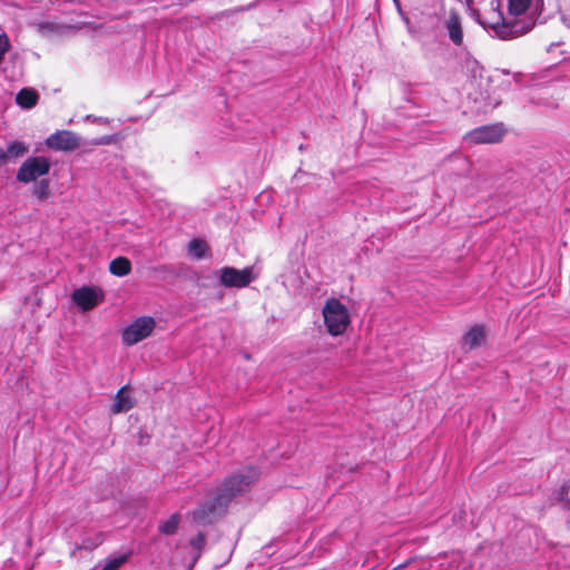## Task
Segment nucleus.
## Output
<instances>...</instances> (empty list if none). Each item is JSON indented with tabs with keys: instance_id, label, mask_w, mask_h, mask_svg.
<instances>
[{
	"instance_id": "obj_23",
	"label": "nucleus",
	"mask_w": 570,
	"mask_h": 570,
	"mask_svg": "<svg viewBox=\"0 0 570 570\" xmlns=\"http://www.w3.org/2000/svg\"><path fill=\"white\" fill-rule=\"evenodd\" d=\"M10 159L7 156L6 149L0 148V167L7 165Z\"/></svg>"
},
{
	"instance_id": "obj_13",
	"label": "nucleus",
	"mask_w": 570,
	"mask_h": 570,
	"mask_svg": "<svg viewBox=\"0 0 570 570\" xmlns=\"http://www.w3.org/2000/svg\"><path fill=\"white\" fill-rule=\"evenodd\" d=\"M38 101V94L30 88L21 89L16 96V102L22 108H32Z\"/></svg>"
},
{
	"instance_id": "obj_20",
	"label": "nucleus",
	"mask_w": 570,
	"mask_h": 570,
	"mask_svg": "<svg viewBox=\"0 0 570 570\" xmlns=\"http://www.w3.org/2000/svg\"><path fill=\"white\" fill-rule=\"evenodd\" d=\"M128 560L127 554L111 556L106 560L105 566L100 570H117Z\"/></svg>"
},
{
	"instance_id": "obj_6",
	"label": "nucleus",
	"mask_w": 570,
	"mask_h": 570,
	"mask_svg": "<svg viewBox=\"0 0 570 570\" xmlns=\"http://www.w3.org/2000/svg\"><path fill=\"white\" fill-rule=\"evenodd\" d=\"M219 283L225 287L244 288L256 279L254 268L252 266L243 269L225 266L216 272Z\"/></svg>"
},
{
	"instance_id": "obj_17",
	"label": "nucleus",
	"mask_w": 570,
	"mask_h": 570,
	"mask_svg": "<svg viewBox=\"0 0 570 570\" xmlns=\"http://www.w3.org/2000/svg\"><path fill=\"white\" fill-rule=\"evenodd\" d=\"M29 150L28 146L23 141H12L7 146V156L10 160L19 158L27 154Z\"/></svg>"
},
{
	"instance_id": "obj_25",
	"label": "nucleus",
	"mask_w": 570,
	"mask_h": 570,
	"mask_svg": "<svg viewBox=\"0 0 570 570\" xmlns=\"http://www.w3.org/2000/svg\"><path fill=\"white\" fill-rule=\"evenodd\" d=\"M502 73H503V75H507V76H509V75H510V72H509V71H505V70H502Z\"/></svg>"
},
{
	"instance_id": "obj_11",
	"label": "nucleus",
	"mask_w": 570,
	"mask_h": 570,
	"mask_svg": "<svg viewBox=\"0 0 570 570\" xmlns=\"http://www.w3.org/2000/svg\"><path fill=\"white\" fill-rule=\"evenodd\" d=\"M134 406L135 399L130 395L129 387L125 385L116 393L110 411L112 414H119L130 411Z\"/></svg>"
},
{
	"instance_id": "obj_22",
	"label": "nucleus",
	"mask_w": 570,
	"mask_h": 570,
	"mask_svg": "<svg viewBox=\"0 0 570 570\" xmlns=\"http://www.w3.org/2000/svg\"><path fill=\"white\" fill-rule=\"evenodd\" d=\"M206 542V538L204 533H198L190 540V546L195 549H202Z\"/></svg>"
},
{
	"instance_id": "obj_5",
	"label": "nucleus",
	"mask_w": 570,
	"mask_h": 570,
	"mask_svg": "<svg viewBox=\"0 0 570 570\" xmlns=\"http://www.w3.org/2000/svg\"><path fill=\"white\" fill-rule=\"evenodd\" d=\"M156 327V322L151 316H140L124 328L121 338L127 346L135 345L150 336Z\"/></svg>"
},
{
	"instance_id": "obj_8",
	"label": "nucleus",
	"mask_w": 570,
	"mask_h": 570,
	"mask_svg": "<svg viewBox=\"0 0 570 570\" xmlns=\"http://www.w3.org/2000/svg\"><path fill=\"white\" fill-rule=\"evenodd\" d=\"M104 297V291L97 286H82L72 293V301L83 312L95 308Z\"/></svg>"
},
{
	"instance_id": "obj_3",
	"label": "nucleus",
	"mask_w": 570,
	"mask_h": 570,
	"mask_svg": "<svg viewBox=\"0 0 570 570\" xmlns=\"http://www.w3.org/2000/svg\"><path fill=\"white\" fill-rule=\"evenodd\" d=\"M323 316L327 331L333 336L343 334L350 324L347 308L336 298L326 301L323 307Z\"/></svg>"
},
{
	"instance_id": "obj_21",
	"label": "nucleus",
	"mask_w": 570,
	"mask_h": 570,
	"mask_svg": "<svg viewBox=\"0 0 570 570\" xmlns=\"http://www.w3.org/2000/svg\"><path fill=\"white\" fill-rule=\"evenodd\" d=\"M8 49H9V39H8L7 35L1 33L0 35V62L3 60V57H4L6 52L8 51Z\"/></svg>"
},
{
	"instance_id": "obj_24",
	"label": "nucleus",
	"mask_w": 570,
	"mask_h": 570,
	"mask_svg": "<svg viewBox=\"0 0 570 570\" xmlns=\"http://www.w3.org/2000/svg\"><path fill=\"white\" fill-rule=\"evenodd\" d=\"M522 77H523L522 73H513L512 75L513 81L515 83H519L521 81Z\"/></svg>"
},
{
	"instance_id": "obj_18",
	"label": "nucleus",
	"mask_w": 570,
	"mask_h": 570,
	"mask_svg": "<svg viewBox=\"0 0 570 570\" xmlns=\"http://www.w3.org/2000/svg\"><path fill=\"white\" fill-rule=\"evenodd\" d=\"M180 515L178 513L171 514L166 521L159 524V531L164 534H174L179 525Z\"/></svg>"
},
{
	"instance_id": "obj_4",
	"label": "nucleus",
	"mask_w": 570,
	"mask_h": 570,
	"mask_svg": "<svg viewBox=\"0 0 570 570\" xmlns=\"http://www.w3.org/2000/svg\"><path fill=\"white\" fill-rule=\"evenodd\" d=\"M51 164L43 156L27 158L17 171V180L23 184L35 183L38 178L46 176Z\"/></svg>"
},
{
	"instance_id": "obj_10",
	"label": "nucleus",
	"mask_w": 570,
	"mask_h": 570,
	"mask_svg": "<svg viewBox=\"0 0 570 570\" xmlns=\"http://www.w3.org/2000/svg\"><path fill=\"white\" fill-rule=\"evenodd\" d=\"M444 29L453 45L461 46L463 43V28L460 16L455 11H451L444 21Z\"/></svg>"
},
{
	"instance_id": "obj_1",
	"label": "nucleus",
	"mask_w": 570,
	"mask_h": 570,
	"mask_svg": "<svg viewBox=\"0 0 570 570\" xmlns=\"http://www.w3.org/2000/svg\"><path fill=\"white\" fill-rule=\"evenodd\" d=\"M257 476L258 472L255 468L246 466L226 478L217 488L213 500L199 505L193 512L194 521L199 524L214 522L233 498L245 492L257 480Z\"/></svg>"
},
{
	"instance_id": "obj_2",
	"label": "nucleus",
	"mask_w": 570,
	"mask_h": 570,
	"mask_svg": "<svg viewBox=\"0 0 570 570\" xmlns=\"http://www.w3.org/2000/svg\"><path fill=\"white\" fill-rule=\"evenodd\" d=\"M492 14L493 17L491 20H487L481 23L484 28L491 29L498 38L503 40L520 37L529 32L534 26V22L507 19L502 17L501 12H493Z\"/></svg>"
},
{
	"instance_id": "obj_16",
	"label": "nucleus",
	"mask_w": 570,
	"mask_h": 570,
	"mask_svg": "<svg viewBox=\"0 0 570 570\" xmlns=\"http://www.w3.org/2000/svg\"><path fill=\"white\" fill-rule=\"evenodd\" d=\"M32 195L40 202H43L50 196V183L48 179H41L39 181H35L32 188Z\"/></svg>"
},
{
	"instance_id": "obj_12",
	"label": "nucleus",
	"mask_w": 570,
	"mask_h": 570,
	"mask_svg": "<svg viewBox=\"0 0 570 570\" xmlns=\"http://www.w3.org/2000/svg\"><path fill=\"white\" fill-rule=\"evenodd\" d=\"M485 340V332L483 326L475 325L470 328L462 337V347L473 350L483 344Z\"/></svg>"
},
{
	"instance_id": "obj_7",
	"label": "nucleus",
	"mask_w": 570,
	"mask_h": 570,
	"mask_svg": "<svg viewBox=\"0 0 570 570\" xmlns=\"http://www.w3.org/2000/svg\"><path fill=\"white\" fill-rule=\"evenodd\" d=\"M504 128L501 124L478 127L469 131L464 139L469 144H495L502 139Z\"/></svg>"
},
{
	"instance_id": "obj_9",
	"label": "nucleus",
	"mask_w": 570,
	"mask_h": 570,
	"mask_svg": "<svg viewBox=\"0 0 570 570\" xmlns=\"http://www.w3.org/2000/svg\"><path fill=\"white\" fill-rule=\"evenodd\" d=\"M81 138L69 130H58L46 139V145L53 150L70 151L80 146Z\"/></svg>"
},
{
	"instance_id": "obj_14",
	"label": "nucleus",
	"mask_w": 570,
	"mask_h": 570,
	"mask_svg": "<svg viewBox=\"0 0 570 570\" xmlns=\"http://www.w3.org/2000/svg\"><path fill=\"white\" fill-rule=\"evenodd\" d=\"M109 271L115 276H126L131 271V263L126 257H117L110 262Z\"/></svg>"
},
{
	"instance_id": "obj_19",
	"label": "nucleus",
	"mask_w": 570,
	"mask_h": 570,
	"mask_svg": "<svg viewBox=\"0 0 570 570\" xmlns=\"http://www.w3.org/2000/svg\"><path fill=\"white\" fill-rule=\"evenodd\" d=\"M531 0H509V14L517 18L529 9Z\"/></svg>"
},
{
	"instance_id": "obj_15",
	"label": "nucleus",
	"mask_w": 570,
	"mask_h": 570,
	"mask_svg": "<svg viewBox=\"0 0 570 570\" xmlns=\"http://www.w3.org/2000/svg\"><path fill=\"white\" fill-rule=\"evenodd\" d=\"M208 252V245L205 240L195 238L190 240L188 245V254L196 258L202 259L206 256V253Z\"/></svg>"
}]
</instances>
